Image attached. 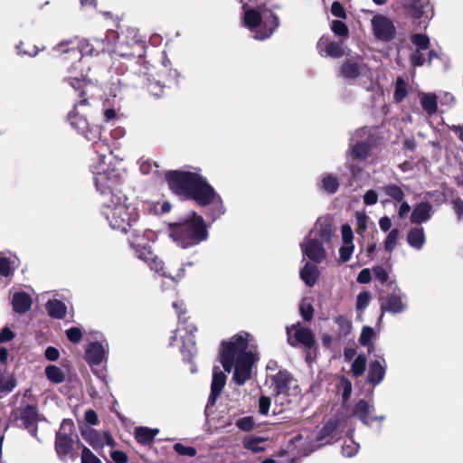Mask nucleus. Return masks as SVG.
I'll return each instance as SVG.
<instances>
[{
  "mask_svg": "<svg viewBox=\"0 0 463 463\" xmlns=\"http://www.w3.org/2000/svg\"><path fill=\"white\" fill-rule=\"evenodd\" d=\"M165 179L169 190L175 195L194 201L202 207L211 206L206 215L215 221L225 213L221 195L210 184L206 177L198 172L168 170Z\"/></svg>",
  "mask_w": 463,
  "mask_h": 463,
  "instance_id": "1",
  "label": "nucleus"
},
{
  "mask_svg": "<svg viewBox=\"0 0 463 463\" xmlns=\"http://www.w3.org/2000/svg\"><path fill=\"white\" fill-rule=\"evenodd\" d=\"M65 80L71 86L80 99L69 112L68 121L88 141L93 142L94 146H98V140L100 138L102 130L101 126L90 125L86 118L80 116L77 111L78 107L90 105V99L94 97L97 85L85 77H69Z\"/></svg>",
  "mask_w": 463,
  "mask_h": 463,
  "instance_id": "2",
  "label": "nucleus"
},
{
  "mask_svg": "<svg viewBox=\"0 0 463 463\" xmlns=\"http://www.w3.org/2000/svg\"><path fill=\"white\" fill-rule=\"evenodd\" d=\"M116 52L118 56L126 58V71L120 83L127 88L144 90L151 78V64L144 57L145 43L134 41L130 52L124 50V44L118 45Z\"/></svg>",
  "mask_w": 463,
  "mask_h": 463,
  "instance_id": "3",
  "label": "nucleus"
},
{
  "mask_svg": "<svg viewBox=\"0 0 463 463\" xmlns=\"http://www.w3.org/2000/svg\"><path fill=\"white\" fill-rule=\"evenodd\" d=\"M169 235L183 249L195 246L208 238V226L203 218L194 211L187 217L168 223Z\"/></svg>",
  "mask_w": 463,
  "mask_h": 463,
  "instance_id": "4",
  "label": "nucleus"
},
{
  "mask_svg": "<svg viewBox=\"0 0 463 463\" xmlns=\"http://www.w3.org/2000/svg\"><path fill=\"white\" fill-rule=\"evenodd\" d=\"M250 335L246 331H241L220 344L218 361L227 373H231L238 359L244 354H253L248 351Z\"/></svg>",
  "mask_w": 463,
  "mask_h": 463,
  "instance_id": "5",
  "label": "nucleus"
},
{
  "mask_svg": "<svg viewBox=\"0 0 463 463\" xmlns=\"http://www.w3.org/2000/svg\"><path fill=\"white\" fill-rule=\"evenodd\" d=\"M80 444L71 419H64L55 434L54 449L58 458L62 462L74 461L78 453L74 449L75 443Z\"/></svg>",
  "mask_w": 463,
  "mask_h": 463,
  "instance_id": "6",
  "label": "nucleus"
},
{
  "mask_svg": "<svg viewBox=\"0 0 463 463\" xmlns=\"http://www.w3.org/2000/svg\"><path fill=\"white\" fill-rule=\"evenodd\" d=\"M127 200L128 198L118 202L117 199L102 202V213L109 221L110 227L123 233H127L131 228L132 222L137 220L136 213L129 212Z\"/></svg>",
  "mask_w": 463,
  "mask_h": 463,
  "instance_id": "7",
  "label": "nucleus"
},
{
  "mask_svg": "<svg viewBox=\"0 0 463 463\" xmlns=\"http://www.w3.org/2000/svg\"><path fill=\"white\" fill-rule=\"evenodd\" d=\"M122 176L118 170L112 168L98 173L94 176L97 191L103 197V201L127 199L121 189Z\"/></svg>",
  "mask_w": 463,
  "mask_h": 463,
  "instance_id": "8",
  "label": "nucleus"
},
{
  "mask_svg": "<svg viewBox=\"0 0 463 463\" xmlns=\"http://www.w3.org/2000/svg\"><path fill=\"white\" fill-rule=\"evenodd\" d=\"M53 51L61 55L62 61H71V66L81 61L85 55H97L98 52L85 40L78 37L63 40L53 47Z\"/></svg>",
  "mask_w": 463,
  "mask_h": 463,
  "instance_id": "9",
  "label": "nucleus"
},
{
  "mask_svg": "<svg viewBox=\"0 0 463 463\" xmlns=\"http://www.w3.org/2000/svg\"><path fill=\"white\" fill-rule=\"evenodd\" d=\"M10 418L16 426L25 429L34 438H37L38 423L44 420L34 404H26L13 410Z\"/></svg>",
  "mask_w": 463,
  "mask_h": 463,
  "instance_id": "10",
  "label": "nucleus"
},
{
  "mask_svg": "<svg viewBox=\"0 0 463 463\" xmlns=\"http://www.w3.org/2000/svg\"><path fill=\"white\" fill-rule=\"evenodd\" d=\"M339 428V420L331 417L318 430L314 441L307 445L305 455L312 453L325 445L333 444L336 439Z\"/></svg>",
  "mask_w": 463,
  "mask_h": 463,
  "instance_id": "11",
  "label": "nucleus"
},
{
  "mask_svg": "<svg viewBox=\"0 0 463 463\" xmlns=\"http://www.w3.org/2000/svg\"><path fill=\"white\" fill-rule=\"evenodd\" d=\"M256 361L254 354H244L234 364L233 381L239 385H244L250 379L252 366Z\"/></svg>",
  "mask_w": 463,
  "mask_h": 463,
  "instance_id": "12",
  "label": "nucleus"
},
{
  "mask_svg": "<svg viewBox=\"0 0 463 463\" xmlns=\"http://www.w3.org/2000/svg\"><path fill=\"white\" fill-rule=\"evenodd\" d=\"M368 69L361 57L347 58L339 68V75L347 80H355Z\"/></svg>",
  "mask_w": 463,
  "mask_h": 463,
  "instance_id": "13",
  "label": "nucleus"
},
{
  "mask_svg": "<svg viewBox=\"0 0 463 463\" xmlns=\"http://www.w3.org/2000/svg\"><path fill=\"white\" fill-rule=\"evenodd\" d=\"M374 36L383 42H390L394 39L396 28L388 17L378 14L372 19Z\"/></svg>",
  "mask_w": 463,
  "mask_h": 463,
  "instance_id": "14",
  "label": "nucleus"
},
{
  "mask_svg": "<svg viewBox=\"0 0 463 463\" xmlns=\"http://www.w3.org/2000/svg\"><path fill=\"white\" fill-rule=\"evenodd\" d=\"M262 16V22L254 36L259 41L269 39L280 25L279 16L272 10L263 9Z\"/></svg>",
  "mask_w": 463,
  "mask_h": 463,
  "instance_id": "15",
  "label": "nucleus"
},
{
  "mask_svg": "<svg viewBox=\"0 0 463 463\" xmlns=\"http://www.w3.org/2000/svg\"><path fill=\"white\" fill-rule=\"evenodd\" d=\"M295 327V326H293ZM288 343L290 346L296 347L302 345L306 350H311L316 346L315 335L311 329L304 326H296L293 335H290L289 328L287 327Z\"/></svg>",
  "mask_w": 463,
  "mask_h": 463,
  "instance_id": "16",
  "label": "nucleus"
},
{
  "mask_svg": "<svg viewBox=\"0 0 463 463\" xmlns=\"http://www.w3.org/2000/svg\"><path fill=\"white\" fill-rule=\"evenodd\" d=\"M130 246L135 250V253L138 259L146 262L152 270L156 272L163 271L164 262L163 260L154 253L151 247L148 244L139 245L136 244L133 241L129 240Z\"/></svg>",
  "mask_w": 463,
  "mask_h": 463,
  "instance_id": "17",
  "label": "nucleus"
},
{
  "mask_svg": "<svg viewBox=\"0 0 463 463\" xmlns=\"http://www.w3.org/2000/svg\"><path fill=\"white\" fill-rule=\"evenodd\" d=\"M300 246L303 255L315 263H321L326 258L323 243L317 239H307Z\"/></svg>",
  "mask_w": 463,
  "mask_h": 463,
  "instance_id": "18",
  "label": "nucleus"
},
{
  "mask_svg": "<svg viewBox=\"0 0 463 463\" xmlns=\"http://www.w3.org/2000/svg\"><path fill=\"white\" fill-rule=\"evenodd\" d=\"M373 409V406H371L366 400L361 399L355 403L353 409V415L357 417L366 426H370L373 420L383 421L385 419L383 415L370 417V413Z\"/></svg>",
  "mask_w": 463,
  "mask_h": 463,
  "instance_id": "19",
  "label": "nucleus"
},
{
  "mask_svg": "<svg viewBox=\"0 0 463 463\" xmlns=\"http://www.w3.org/2000/svg\"><path fill=\"white\" fill-rule=\"evenodd\" d=\"M292 379V374L286 369L279 370L276 374L271 376V383L274 386L273 395L288 394Z\"/></svg>",
  "mask_w": 463,
  "mask_h": 463,
  "instance_id": "20",
  "label": "nucleus"
},
{
  "mask_svg": "<svg viewBox=\"0 0 463 463\" xmlns=\"http://www.w3.org/2000/svg\"><path fill=\"white\" fill-rule=\"evenodd\" d=\"M405 309L406 304L402 301L401 295L396 292L390 293L381 303L382 314L379 319H382L384 312L397 314L403 312Z\"/></svg>",
  "mask_w": 463,
  "mask_h": 463,
  "instance_id": "21",
  "label": "nucleus"
},
{
  "mask_svg": "<svg viewBox=\"0 0 463 463\" xmlns=\"http://www.w3.org/2000/svg\"><path fill=\"white\" fill-rule=\"evenodd\" d=\"M226 380L225 373L218 366H214L208 404L213 405L215 403L216 399L220 396L226 384Z\"/></svg>",
  "mask_w": 463,
  "mask_h": 463,
  "instance_id": "22",
  "label": "nucleus"
},
{
  "mask_svg": "<svg viewBox=\"0 0 463 463\" xmlns=\"http://www.w3.org/2000/svg\"><path fill=\"white\" fill-rule=\"evenodd\" d=\"M317 48L320 53L325 52L326 56L333 58H340L345 54V51L341 43L331 41L328 37L326 36H322L318 40Z\"/></svg>",
  "mask_w": 463,
  "mask_h": 463,
  "instance_id": "23",
  "label": "nucleus"
},
{
  "mask_svg": "<svg viewBox=\"0 0 463 463\" xmlns=\"http://www.w3.org/2000/svg\"><path fill=\"white\" fill-rule=\"evenodd\" d=\"M241 4L244 10L243 24L249 30L257 34V30L262 22L263 11L260 12L254 8L247 9L248 4L245 1Z\"/></svg>",
  "mask_w": 463,
  "mask_h": 463,
  "instance_id": "24",
  "label": "nucleus"
},
{
  "mask_svg": "<svg viewBox=\"0 0 463 463\" xmlns=\"http://www.w3.org/2000/svg\"><path fill=\"white\" fill-rule=\"evenodd\" d=\"M432 205L429 202H421L417 203L411 214V222L414 224H421L428 221L431 216Z\"/></svg>",
  "mask_w": 463,
  "mask_h": 463,
  "instance_id": "25",
  "label": "nucleus"
},
{
  "mask_svg": "<svg viewBox=\"0 0 463 463\" xmlns=\"http://www.w3.org/2000/svg\"><path fill=\"white\" fill-rule=\"evenodd\" d=\"M105 356L103 345L99 342H92L85 351L84 358L90 365H99Z\"/></svg>",
  "mask_w": 463,
  "mask_h": 463,
  "instance_id": "26",
  "label": "nucleus"
},
{
  "mask_svg": "<svg viewBox=\"0 0 463 463\" xmlns=\"http://www.w3.org/2000/svg\"><path fill=\"white\" fill-rule=\"evenodd\" d=\"M33 300L31 296L24 292H15L13 296V310L17 314H24L31 309Z\"/></svg>",
  "mask_w": 463,
  "mask_h": 463,
  "instance_id": "27",
  "label": "nucleus"
},
{
  "mask_svg": "<svg viewBox=\"0 0 463 463\" xmlns=\"http://www.w3.org/2000/svg\"><path fill=\"white\" fill-rule=\"evenodd\" d=\"M316 226L318 229V236L322 242L329 243L335 233L333 221L330 217L325 216L317 219Z\"/></svg>",
  "mask_w": 463,
  "mask_h": 463,
  "instance_id": "28",
  "label": "nucleus"
},
{
  "mask_svg": "<svg viewBox=\"0 0 463 463\" xmlns=\"http://www.w3.org/2000/svg\"><path fill=\"white\" fill-rule=\"evenodd\" d=\"M175 79L169 80L168 84L165 82L162 83L160 80L152 81L150 78L148 80V84L146 85V88L144 90H146L147 92L153 97L159 99L165 96V89H170L172 87V84L177 85L176 77L178 76V73L175 71Z\"/></svg>",
  "mask_w": 463,
  "mask_h": 463,
  "instance_id": "29",
  "label": "nucleus"
},
{
  "mask_svg": "<svg viewBox=\"0 0 463 463\" xmlns=\"http://www.w3.org/2000/svg\"><path fill=\"white\" fill-rule=\"evenodd\" d=\"M159 433L158 429H150L148 427H137L134 431V436L137 443L143 446L151 445L156 436Z\"/></svg>",
  "mask_w": 463,
  "mask_h": 463,
  "instance_id": "30",
  "label": "nucleus"
},
{
  "mask_svg": "<svg viewBox=\"0 0 463 463\" xmlns=\"http://www.w3.org/2000/svg\"><path fill=\"white\" fill-rule=\"evenodd\" d=\"M80 433L83 439L95 449H102L103 438L100 433L90 426L81 427Z\"/></svg>",
  "mask_w": 463,
  "mask_h": 463,
  "instance_id": "31",
  "label": "nucleus"
},
{
  "mask_svg": "<svg viewBox=\"0 0 463 463\" xmlns=\"http://www.w3.org/2000/svg\"><path fill=\"white\" fill-rule=\"evenodd\" d=\"M385 367L378 360L372 361L369 364L367 381L372 385H378L384 378Z\"/></svg>",
  "mask_w": 463,
  "mask_h": 463,
  "instance_id": "32",
  "label": "nucleus"
},
{
  "mask_svg": "<svg viewBox=\"0 0 463 463\" xmlns=\"http://www.w3.org/2000/svg\"><path fill=\"white\" fill-rule=\"evenodd\" d=\"M407 242L411 247L416 250L422 249L426 242V236L423 227L418 226L410 229L407 233Z\"/></svg>",
  "mask_w": 463,
  "mask_h": 463,
  "instance_id": "33",
  "label": "nucleus"
},
{
  "mask_svg": "<svg viewBox=\"0 0 463 463\" xmlns=\"http://www.w3.org/2000/svg\"><path fill=\"white\" fill-rule=\"evenodd\" d=\"M299 275L307 286L313 287L318 279L319 271L315 264L307 262L300 269Z\"/></svg>",
  "mask_w": 463,
  "mask_h": 463,
  "instance_id": "34",
  "label": "nucleus"
},
{
  "mask_svg": "<svg viewBox=\"0 0 463 463\" xmlns=\"http://www.w3.org/2000/svg\"><path fill=\"white\" fill-rule=\"evenodd\" d=\"M48 315L56 319H62L67 313L66 305L59 299H50L45 305Z\"/></svg>",
  "mask_w": 463,
  "mask_h": 463,
  "instance_id": "35",
  "label": "nucleus"
},
{
  "mask_svg": "<svg viewBox=\"0 0 463 463\" xmlns=\"http://www.w3.org/2000/svg\"><path fill=\"white\" fill-rule=\"evenodd\" d=\"M268 440V438L259 437V436H246L242 439V446L245 449L251 451L252 453L263 452L266 450V448L260 446V443H263Z\"/></svg>",
  "mask_w": 463,
  "mask_h": 463,
  "instance_id": "36",
  "label": "nucleus"
},
{
  "mask_svg": "<svg viewBox=\"0 0 463 463\" xmlns=\"http://www.w3.org/2000/svg\"><path fill=\"white\" fill-rule=\"evenodd\" d=\"M429 4V0H411L406 5L408 14L413 19H420L424 14V7Z\"/></svg>",
  "mask_w": 463,
  "mask_h": 463,
  "instance_id": "37",
  "label": "nucleus"
},
{
  "mask_svg": "<svg viewBox=\"0 0 463 463\" xmlns=\"http://www.w3.org/2000/svg\"><path fill=\"white\" fill-rule=\"evenodd\" d=\"M16 384L17 382L14 376H5L0 370V399L13 392Z\"/></svg>",
  "mask_w": 463,
  "mask_h": 463,
  "instance_id": "38",
  "label": "nucleus"
},
{
  "mask_svg": "<svg viewBox=\"0 0 463 463\" xmlns=\"http://www.w3.org/2000/svg\"><path fill=\"white\" fill-rule=\"evenodd\" d=\"M44 373L47 379L52 383L59 384L65 381L64 372L60 367L54 364L47 365L45 367Z\"/></svg>",
  "mask_w": 463,
  "mask_h": 463,
  "instance_id": "39",
  "label": "nucleus"
},
{
  "mask_svg": "<svg viewBox=\"0 0 463 463\" xmlns=\"http://www.w3.org/2000/svg\"><path fill=\"white\" fill-rule=\"evenodd\" d=\"M380 190L383 191L385 195L398 203H401L404 200V192L402 191V187L395 184H385L380 187Z\"/></svg>",
  "mask_w": 463,
  "mask_h": 463,
  "instance_id": "40",
  "label": "nucleus"
},
{
  "mask_svg": "<svg viewBox=\"0 0 463 463\" xmlns=\"http://www.w3.org/2000/svg\"><path fill=\"white\" fill-rule=\"evenodd\" d=\"M420 105L430 116L435 114L438 110L437 96L432 93L423 94L420 98Z\"/></svg>",
  "mask_w": 463,
  "mask_h": 463,
  "instance_id": "41",
  "label": "nucleus"
},
{
  "mask_svg": "<svg viewBox=\"0 0 463 463\" xmlns=\"http://www.w3.org/2000/svg\"><path fill=\"white\" fill-rule=\"evenodd\" d=\"M337 391L342 392V400L344 402H347L352 393V383L345 376L342 375L339 377V381L336 383Z\"/></svg>",
  "mask_w": 463,
  "mask_h": 463,
  "instance_id": "42",
  "label": "nucleus"
},
{
  "mask_svg": "<svg viewBox=\"0 0 463 463\" xmlns=\"http://www.w3.org/2000/svg\"><path fill=\"white\" fill-rule=\"evenodd\" d=\"M370 153V146L365 142H358L352 147V156L354 159H366Z\"/></svg>",
  "mask_w": 463,
  "mask_h": 463,
  "instance_id": "43",
  "label": "nucleus"
},
{
  "mask_svg": "<svg viewBox=\"0 0 463 463\" xmlns=\"http://www.w3.org/2000/svg\"><path fill=\"white\" fill-rule=\"evenodd\" d=\"M339 187L337 177L331 174L326 175L322 179V188L328 194H335Z\"/></svg>",
  "mask_w": 463,
  "mask_h": 463,
  "instance_id": "44",
  "label": "nucleus"
},
{
  "mask_svg": "<svg viewBox=\"0 0 463 463\" xmlns=\"http://www.w3.org/2000/svg\"><path fill=\"white\" fill-rule=\"evenodd\" d=\"M408 95L406 88V82L402 77H398L396 80L395 90L393 98L396 102H402Z\"/></svg>",
  "mask_w": 463,
  "mask_h": 463,
  "instance_id": "45",
  "label": "nucleus"
},
{
  "mask_svg": "<svg viewBox=\"0 0 463 463\" xmlns=\"http://www.w3.org/2000/svg\"><path fill=\"white\" fill-rule=\"evenodd\" d=\"M366 368V358L363 354H358L352 364V373L354 377L361 376Z\"/></svg>",
  "mask_w": 463,
  "mask_h": 463,
  "instance_id": "46",
  "label": "nucleus"
},
{
  "mask_svg": "<svg viewBox=\"0 0 463 463\" xmlns=\"http://www.w3.org/2000/svg\"><path fill=\"white\" fill-rule=\"evenodd\" d=\"M411 43L417 46V51L428 50L430 48V38L426 34L414 33L411 35Z\"/></svg>",
  "mask_w": 463,
  "mask_h": 463,
  "instance_id": "47",
  "label": "nucleus"
},
{
  "mask_svg": "<svg viewBox=\"0 0 463 463\" xmlns=\"http://www.w3.org/2000/svg\"><path fill=\"white\" fill-rule=\"evenodd\" d=\"M374 330L371 326H365L362 329L359 337V343L363 346H370L372 345V339L374 337Z\"/></svg>",
  "mask_w": 463,
  "mask_h": 463,
  "instance_id": "48",
  "label": "nucleus"
},
{
  "mask_svg": "<svg viewBox=\"0 0 463 463\" xmlns=\"http://www.w3.org/2000/svg\"><path fill=\"white\" fill-rule=\"evenodd\" d=\"M332 32L341 37H347L349 35L348 26L342 21L333 20L331 23Z\"/></svg>",
  "mask_w": 463,
  "mask_h": 463,
  "instance_id": "49",
  "label": "nucleus"
},
{
  "mask_svg": "<svg viewBox=\"0 0 463 463\" xmlns=\"http://www.w3.org/2000/svg\"><path fill=\"white\" fill-rule=\"evenodd\" d=\"M299 313L305 321H311L314 317V307L307 299H303L299 306Z\"/></svg>",
  "mask_w": 463,
  "mask_h": 463,
  "instance_id": "50",
  "label": "nucleus"
},
{
  "mask_svg": "<svg viewBox=\"0 0 463 463\" xmlns=\"http://www.w3.org/2000/svg\"><path fill=\"white\" fill-rule=\"evenodd\" d=\"M399 236V230L394 228L390 231L385 241H384V249L388 252H392L395 247Z\"/></svg>",
  "mask_w": 463,
  "mask_h": 463,
  "instance_id": "51",
  "label": "nucleus"
},
{
  "mask_svg": "<svg viewBox=\"0 0 463 463\" xmlns=\"http://www.w3.org/2000/svg\"><path fill=\"white\" fill-rule=\"evenodd\" d=\"M174 451L180 456L193 458L196 455V449L190 446H185L182 443H175L174 445Z\"/></svg>",
  "mask_w": 463,
  "mask_h": 463,
  "instance_id": "52",
  "label": "nucleus"
},
{
  "mask_svg": "<svg viewBox=\"0 0 463 463\" xmlns=\"http://www.w3.org/2000/svg\"><path fill=\"white\" fill-rule=\"evenodd\" d=\"M81 446V463H101L100 459L89 448Z\"/></svg>",
  "mask_w": 463,
  "mask_h": 463,
  "instance_id": "53",
  "label": "nucleus"
},
{
  "mask_svg": "<svg viewBox=\"0 0 463 463\" xmlns=\"http://www.w3.org/2000/svg\"><path fill=\"white\" fill-rule=\"evenodd\" d=\"M370 300H371L370 292L365 291V290L362 291L361 293L358 294V296L356 298V309L358 311L364 310L368 307Z\"/></svg>",
  "mask_w": 463,
  "mask_h": 463,
  "instance_id": "54",
  "label": "nucleus"
},
{
  "mask_svg": "<svg viewBox=\"0 0 463 463\" xmlns=\"http://www.w3.org/2000/svg\"><path fill=\"white\" fill-rule=\"evenodd\" d=\"M254 420L251 416L240 418L236 421V426L243 431H250L254 428Z\"/></svg>",
  "mask_w": 463,
  "mask_h": 463,
  "instance_id": "55",
  "label": "nucleus"
},
{
  "mask_svg": "<svg viewBox=\"0 0 463 463\" xmlns=\"http://www.w3.org/2000/svg\"><path fill=\"white\" fill-rule=\"evenodd\" d=\"M67 338L73 344L79 343L82 338V332L79 327L73 326L66 330Z\"/></svg>",
  "mask_w": 463,
  "mask_h": 463,
  "instance_id": "56",
  "label": "nucleus"
},
{
  "mask_svg": "<svg viewBox=\"0 0 463 463\" xmlns=\"http://www.w3.org/2000/svg\"><path fill=\"white\" fill-rule=\"evenodd\" d=\"M335 321L337 324V326H339L341 333H343L344 335H346L347 333H349V331L352 327V325H351V322L345 317L337 316L335 318Z\"/></svg>",
  "mask_w": 463,
  "mask_h": 463,
  "instance_id": "57",
  "label": "nucleus"
},
{
  "mask_svg": "<svg viewBox=\"0 0 463 463\" xmlns=\"http://www.w3.org/2000/svg\"><path fill=\"white\" fill-rule=\"evenodd\" d=\"M331 13L334 16L337 18L346 19L347 17L345 9L344 8L343 5L338 1L333 2L331 5Z\"/></svg>",
  "mask_w": 463,
  "mask_h": 463,
  "instance_id": "58",
  "label": "nucleus"
},
{
  "mask_svg": "<svg viewBox=\"0 0 463 463\" xmlns=\"http://www.w3.org/2000/svg\"><path fill=\"white\" fill-rule=\"evenodd\" d=\"M271 400L268 396L261 395L259 399V412L261 415H267L269 411Z\"/></svg>",
  "mask_w": 463,
  "mask_h": 463,
  "instance_id": "59",
  "label": "nucleus"
},
{
  "mask_svg": "<svg viewBox=\"0 0 463 463\" xmlns=\"http://www.w3.org/2000/svg\"><path fill=\"white\" fill-rule=\"evenodd\" d=\"M354 250V245L353 244H345L340 247L339 249V255L340 259L343 262H347L352 256Z\"/></svg>",
  "mask_w": 463,
  "mask_h": 463,
  "instance_id": "60",
  "label": "nucleus"
},
{
  "mask_svg": "<svg viewBox=\"0 0 463 463\" xmlns=\"http://www.w3.org/2000/svg\"><path fill=\"white\" fill-rule=\"evenodd\" d=\"M342 239L345 244H353V231L349 224H344L341 227Z\"/></svg>",
  "mask_w": 463,
  "mask_h": 463,
  "instance_id": "61",
  "label": "nucleus"
},
{
  "mask_svg": "<svg viewBox=\"0 0 463 463\" xmlns=\"http://www.w3.org/2000/svg\"><path fill=\"white\" fill-rule=\"evenodd\" d=\"M0 274L8 277L12 274L10 260L6 257H0Z\"/></svg>",
  "mask_w": 463,
  "mask_h": 463,
  "instance_id": "62",
  "label": "nucleus"
},
{
  "mask_svg": "<svg viewBox=\"0 0 463 463\" xmlns=\"http://www.w3.org/2000/svg\"><path fill=\"white\" fill-rule=\"evenodd\" d=\"M374 278L379 280L382 284H384L388 280V273L382 266H376L373 269Z\"/></svg>",
  "mask_w": 463,
  "mask_h": 463,
  "instance_id": "63",
  "label": "nucleus"
},
{
  "mask_svg": "<svg viewBox=\"0 0 463 463\" xmlns=\"http://www.w3.org/2000/svg\"><path fill=\"white\" fill-rule=\"evenodd\" d=\"M110 458L115 463H127L128 460V455L121 450H111Z\"/></svg>",
  "mask_w": 463,
  "mask_h": 463,
  "instance_id": "64",
  "label": "nucleus"
}]
</instances>
